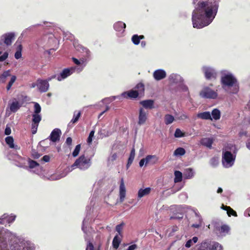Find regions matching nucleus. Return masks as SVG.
Wrapping results in <instances>:
<instances>
[{"mask_svg":"<svg viewBox=\"0 0 250 250\" xmlns=\"http://www.w3.org/2000/svg\"><path fill=\"white\" fill-rule=\"evenodd\" d=\"M192 3L194 5L192 16L193 27L200 29L211 23L218 11V2L192 0Z\"/></svg>","mask_w":250,"mask_h":250,"instance_id":"obj_1","label":"nucleus"},{"mask_svg":"<svg viewBox=\"0 0 250 250\" xmlns=\"http://www.w3.org/2000/svg\"><path fill=\"white\" fill-rule=\"evenodd\" d=\"M35 245L30 241L17 237L7 229L0 231V250H34Z\"/></svg>","mask_w":250,"mask_h":250,"instance_id":"obj_2","label":"nucleus"},{"mask_svg":"<svg viewBox=\"0 0 250 250\" xmlns=\"http://www.w3.org/2000/svg\"><path fill=\"white\" fill-rule=\"evenodd\" d=\"M74 46L76 50L82 53V57L80 58L79 60L75 58H72L73 62L77 65V66L72 67L75 72L80 73L83 71L86 65L87 62L90 59L91 52L88 49L78 43L75 42Z\"/></svg>","mask_w":250,"mask_h":250,"instance_id":"obj_3","label":"nucleus"},{"mask_svg":"<svg viewBox=\"0 0 250 250\" xmlns=\"http://www.w3.org/2000/svg\"><path fill=\"white\" fill-rule=\"evenodd\" d=\"M222 77L221 82L222 87L229 93L235 94L238 91V86L236 78L232 73L227 70L221 71Z\"/></svg>","mask_w":250,"mask_h":250,"instance_id":"obj_4","label":"nucleus"},{"mask_svg":"<svg viewBox=\"0 0 250 250\" xmlns=\"http://www.w3.org/2000/svg\"><path fill=\"white\" fill-rule=\"evenodd\" d=\"M41 111L40 105L37 103H34V112L32 115L31 131L33 134L36 133L39 124L41 121L42 117L39 114Z\"/></svg>","mask_w":250,"mask_h":250,"instance_id":"obj_5","label":"nucleus"},{"mask_svg":"<svg viewBox=\"0 0 250 250\" xmlns=\"http://www.w3.org/2000/svg\"><path fill=\"white\" fill-rule=\"evenodd\" d=\"M91 165V158L86 157L84 155H82L71 166V170L73 169L75 167L81 170H85L88 169Z\"/></svg>","mask_w":250,"mask_h":250,"instance_id":"obj_6","label":"nucleus"},{"mask_svg":"<svg viewBox=\"0 0 250 250\" xmlns=\"http://www.w3.org/2000/svg\"><path fill=\"white\" fill-rule=\"evenodd\" d=\"M235 156L233 155L227 148L223 150L222 165L226 168L232 167L234 163Z\"/></svg>","mask_w":250,"mask_h":250,"instance_id":"obj_7","label":"nucleus"},{"mask_svg":"<svg viewBox=\"0 0 250 250\" xmlns=\"http://www.w3.org/2000/svg\"><path fill=\"white\" fill-rule=\"evenodd\" d=\"M202 70L207 80L215 79L217 77V71L213 67L209 66H204L202 68Z\"/></svg>","mask_w":250,"mask_h":250,"instance_id":"obj_8","label":"nucleus"},{"mask_svg":"<svg viewBox=\"0 0 250 250\" xmlns=\"http://www.w3.org/2000/svg\"><path fill=\"white\" fill-rule=\"evenodd\" d=\"M201 97L208 99H215L217 97V93L210 88L204 87L200 92Z\"/></svg>","mask_w":250,"mask_h":250,"instance_id":"obj_9","label":"nucleus"},{"mask_svg":"<svg viewBox=\"0 0 250 250\" xmlns=\"http://www.w3.org/2000/svg\"><path fill=\"white\" fill-rule=\"evenodd\" d=\"M16 217V215L12 214L11 215L4 214L0 217V225L6 226L7 224L12 223L15 221Z\"/></svg>","mask_w":250,"mask_h":250,"instance_id":"obj_10","label":"nucleus"},{"mask_svg":"<svg viewBox=\"0 0 250 250\" xmlns=\"http://www.w3.org/2000/svg\"><path fill=\"white\" fill-rule=\"evenodd\" d=\"M15 38V34L11 32L3 35L0 38V41H1L5 45H10L11 44L12 41Z\"/></svg>","mask_w":250,"mask_h":250,"instance_id":"obj_11","label":"nucleus"},{"mask_svg":"<svg viewBox=\"0 0 250 250\" xmlns=\"http://www.w3.org/2000/svg\"><path fill=\"white\" fill-rule=\"evenodd\" d=\"M75 72V71L72 67L68 68H65L63 70L59 76H57V79L59 81H61L72 74Z\"/></svg>","mask_w":250,"mask_h":250,"instance_id":"obj_12","label":"nucleus"},{"mask_svg":"<svg viewBox=\"0 0 250 250\" xmlns=\"http://www.w3.org/2000/svg\"><path fill=\"white\" fill-rule=\"evenodd\" d=\"M37 87L41 92H45L49 89V84L47 81L39 79L37 80Z\"/></svg>","mask_w":250,"mask_h":250,"instance_id":"obj_13","label":"nucleus"},{"mask_svg":"<svg viewBox=\"0 0 250 250\" xmlns=\"http://www.w3.org/2000/svg\"><path fill=\"white\" fill-rule=\"evenodd\" d=\"M215 230L219 236L223 237L229 233L230 228L228 225H224L220 227H216Z\"/></svg>","mask_w":250,"mask_h":250,"instance_id":"obj_14","label":"nucleus"},{"mask_svg":"<svg viewBox=\"0 0 250 250\" xmlns=\"http://www.w3.org/2000/svg\"><path fill=\"white\" fill-rule=\"evenodd\" d=\"M21 105L16 99H13L8 103V107L12 112H16L21 107Z\"/></svg>","mask_w":250,"mask_h":250,"instance_id":"obj_15","label":"nucleus"},{"mask_svg":"<svg viewBox=\"0 0 250 250\" xmlns=\"http://www.w3.org/2000/svg\"><path fill=\"white\" fill-rule=\"evenodd\" d=\"M147 111L144 109L143 108L140 109L138 122L139 125H143L145 124L147 119Z\"/></svg>","mask_w":250,"mask_h":250,"instance_id":"obj_16","label":"nucleus"},{"mask_svg":"<svg viewBox=\"0 0 250 250\" xmlns=\"http://www.w3.org/2000/svg\"><path fill=\"white\" fill-rule=\"evenodd\" d=\"M167 73L163 69H157L153 73V76L154 79L156 81H160L164 79L166 77Z\"/></svg>","mask_w":250,"mask_h":250,"instance_id":"obj_17","label":"nucleus"},{"mask_svg":"<svg viewBox=\"0 0 250 250\" xmlns=\"http://www.w3.org/2000/svg\"><path fill=\"white\" fill-rule=\"evenodd\" d=\"M61 134V130L59 128H55L50 134L49 136L50 140L53 142H56L57 141H59Z\"/></svg>","mask_w":250,"mask_h":250,"instance_id":"obj_18","label":"nucleus"},{"mask_svg":"<svg viewBox=\"0 0 250 250\" xmlns=\"http://www.w3.org/2000/svg\"><path fill=\"white\" fill-rule=\"evenodd\" d=\"M126 27V24L121 21L115 22L113 25L114 30L119 34H123Z\"/></svg>","mask_w":250,"mask_h":250,"instance_id":"obj_19","label":"nucleus"},{"mask_svg":"<svg viewBox=\"0 0 250 250\" xmlns=\"http://www.w3.org/2000/svg\"><path fill=\"white\" fill-rule=\"evenodd\" d=\"M120 200L121 202H122L124 201L125 197V194H126V190L124 182L123 179H121V183L120 185Z\"/></svg>","mask_w":250,"mask_h":250,"instance_id":"obj_20","label":"nucleus"},{"mask_svg":"<svg viewBox=\"0 0 250 250\" xmlns=\"http://www.w3.org/2000/svg\"><path fill=\"white\" fill-rule=\"evenodd\" d=\"M120 97H123V98H129V96H128V92L126 91V92H124L123 93H122V94L121 95V96H112V97H109V98H105L104 99H103V100H102L101 101V103L104 104L105 103V102H107L108 103H109L111 102H112L113 101L115 100L117 98H120Z\"/></svg>","mask_w":250,"mask_h":250,"instance_id":"obj_21","label":"nucleus"},{"mask_svg":"<svg viewBox=\"0 0 250 250\" xmlns=\"http://www.w3.org/2000/svg\"><path fill=\"white\" fill-rule=\"evenodd\" d=\"M213 141L212 138H204L200 140V144L208 148H211Z\"/></svg>","mask_w":250,"mask_h":250,"instance_id":"obj_22","label":"nucleus"},{"mask_svg":"<svg viewBox=\"0 0 250 250\" xmlns=\"http://www.w3.org/2000/svg\"><path fill=\"white\" fill-rule=\"evenodd\" d=\"M5 49V45L3 42L0 41V55ZM8 56V53L7 52H4L2 55L0 56V62L5 61Z\"/></svg>","mask_w":250,"mask_h":250,"instance_id":"obj_23","label":"nucleus"},{"mask_svg":"<svg viewBox=\"0 0 250 250\" xmlns=\"http://www.w3.org/2000/svg\"><path fill=\"white\" fill-rule=\"evenodd\" d=\"M169 81L171 83H178L182 82V78L177 74H171L169 76Z\"/></svg>","mask_w":250,"mask_h":250,"instance_id":"obj_24","label":"nucleus"},{"mask_svg":"<svg viewBox=\"0 0 250 250\" xmlns=\"http://www.w3.org/2000/svg\"><path fill=\"white\" fill-rule=\"evenodd\" d=\"M146 166L147 165H152L157 163L158 161V157L155 155H147L145 158Z\"/></svg>","mask_w":250,"mask_h":250,"instance_id":"obj_25","label":"nucleus"},{"mask_svg":"<svg viewBox=\"0 0 250 250\" xmlns=\"http://www.w3.org/2000/svg\"><path fill=\"white\" fill-rule=\"evenodd\" d=\"M195 171L192 168H186L184 172V177L186 179H190L194 177Z\"/></svg>","mask_w":250,"mask_h":250,"instance_id":"obj_26","label":"nucleus"},{"mask_svg":"<svg viewBox=\"0 0 250 250\" xmlns=\"http://www.w3.org/2000/svg\"><path fill=\"white\" fill-rule=\"evenodd\" d=\"M210 241H204L198 245L197 250H210Z\"/></svg>","mask_w":250,"mask_h":250,"instance_id":"obj_27","label":"nucleus"},{"mask_svg":"<svg viewBox=\"0 0 250 250\" xmlns=\"http://www.w3.org/2000/svg\"><path fill=\"white\" fill-rule=\"evenodd\" d=\"M81 114V111H75L73 113V118L68 124V126H71L73 124L76 123L80 118Z\"/></svg>","mask_w":250,"mask_h":250,"instance_id":"obj_28","label":"nucleus"},{"mask_svg":"<svg viewBox=\"0 0 250 250\" xmlns=\"http://www.w3.org/2000/svg\"><path fill=\"white\" fill-rule=\"evenodd\" d=\"M151 191V188H146L145 189L141 188L139 190L138 192V198L141 199L144 196H146L148 195Z\"/></svg>","mask_w":250,"mask_h":250,"instance_id":"obj_29","label":"nucleus"},{"mask_svg":"<svg viewBox=\"0 0 250 250\" xmlns=\"http://www.w3.org/2000/svg\"><path fill=\"white\" fill-rule=\"evenodd\" d=\"M197 117L203 120H212L211 114L209 111H205L199 113L197 114Z\"/></svg>","mask_w":250,"mask_h":250,"instance_id":"obj_30","label":"nucleus"},{"mask_svg":"<svg viewBox=\"0 0 250 250\" xmlns=\"http://www.w3.org/2000/svg\"><path fill=\"white\" fill-rule=\"evenodd\" d=\"M140 104L145 108L152 109L154 108V101L152 100L142 101Z\"/></svg>","mask_w":250,"mask_h":250,"instance_id":"obj_31","label":"nucleus"},{"mask_svg":"<svg viewBox=\"0 0 250 250\" xmlns=\"http://www.w3.org/2000/svg\"><path fill=\"white\" fill-rule=\"evenodd\" d=\"M5 142L9 146V147L11 148H14L15 149H19V147L17 145H15L14 144L13 138L11 136H8L5 138Z\"/></svg>","mask_w":250,"mask_h":250,"instance_id":"obj_32","label":"nucleus"},{"mask_svg":"<svg viewBox=\"0 0 250 250\" xmlns=\"http://www.w3.org/2000/svg\"><path fill=\"white\" fill-rule=\"evenodd\" d=\"M11 76L10 71L6 70L4 71L2 74L0 75V83H4L7 77H10Z\"/></svg>","mask_w":250,"mask_h":250,"instance_id":"obj_33","label":"nucleus"},{"mask_svg":"<svg viewBox=\"0 0 250 250\" xmlns=\"http://www.w3.org/2000/svg\"><path fill=\"white\" fill-rule=\"evenodd\" d=\"M210 250H223L222 246L216 242H210Z\"/></svg>","mask_w":250,"mask_h":250,"instance_id":"obj_34","label":"nucleus"},{"mask_svg":"<svg viewBox=\"0 0 250 250\" xmlns=\"http://www.w3.org/2000/svg\"><path fill=\"white\" fill-rule=\"evenodd\" d=\"M135 90L138 92V94L142 95L144 93L145 91V86L144 84L142 83H138L135 87Z\"/></svg>","mask_w":250,"mask_h":250,"instance_id":"obj_35","label":"nucleus"},{"mask_svg":"<svg viewBox=\"0 0 250 250\" xmlns=\"http://www.w3.org/2000/svg\"><path fill=\"white\" fill-rule=\"evenodd\" d=\"M198 238L196 236L193 237L192 239L188 240L185 244V247L187 248H189L194 244L197 242Z\"/></svg>","mask_w":250,"mask_h":250,"instance_id":"obj_36","label":"nucleus"},{"mask_svg":"<svg viewBox=\"0 0 250 250\" xmlns=\"http://www.w3.org/2000/svg\"><path fill=\"white\" fill-rule=\"evenodd\" d=\"M135 155V148L133 147L131 150L130 154L128 160V162L127 164V168L130 166V165L132 163L134 157Z\"/></svg>","mask_w":250,"mask_h":250,"instance_id":"obj_37","label":"nucleus"},{"mask_svg":"<svg viewBox=\"0 0 250 250\" xmlns=\"http://www.w3.org/2000/svg\"><path fill=\"white\" fill-rule=\"evenodd\" d=\"M222 208L227 210V214L229 216H230L231 215L234 216H237L236 212L229 207L222 205Z\"/></svg>","mask_w":250,"mask_h":250,"instance_id":"obj_38","label":"nucleus"},{"mask_svg":"<svg viewBox=\"0 0 250 250\" xmlns=\"http://www.w3.org/2000/svg\"><path fill=\"white\" fill-rule=\"evenodd\" d=\"M211 116H212V119L218 120L220 118V111L218 109H214L211 112Z\"/></svg>","mask_w":250,"mask_h":250,"instance_id":"obj_39","label":"nucleus"},{"mask_svg":"<svg viewBox=\"0 0 250 250\" xmlns=\"http://www.w3.org/2000/svg\"><path fill=\"white\" fill-rule=\"evenodd\" d=\"M121 240L120 238L117 235H116L113 240L112 245L114 249H117L118 248L119 245L121 243Z\"/></svg>","mask_w":250,"mask_h":250,"instance_id":"obj_40","label":"nucleus"},{"mask_svg":"<svg viewBox=\"0 0 250 250\" xmlns=\"http://www.w3.org/2000/svg\"><path fill=\"white\" fill-rule=\"evenodd\" d=\"M165 123L167 125H169L173 123L174 120V117L170 114H166L164 117Z\"/></svg>","mask_w":250,"mask_h":250,"instance_id":"obj_41","label":"nucleus"},{"mask_svg":"<svg viewBox=\"0 0 250 250\" xmlns=\"http://www.w3.org/2000/svg\"><path fill=\"white\" fill-rule=\"evenodd\" d=\"M174 182L179 183L182 180V173L180 171L176 170L174 172Z\"/></svg>","mask_w":250,"mask_h":250,"instance_id":"obj_42","label":"nucleus"},{"mask_svg":"<svg viewBox=\"0 0 250 250\" xmlns=\"http://www.w3.org/2000/svg\"><path fill=\"white\" fill-rule=\"evenodd\" d=\"M186 153L184 148L182 147H178L174 152V155L175 156H183Z\"/></svg>","mask_w":250,"mask_h":250,"instance_id":"obj_43","label":"nucleus"},{"mask_svg":"<svg viewBox=\"0 0 250 250\" xmlns=\"http://www.w3.org/2000/svg\"><path fill=\"white\" fill-rule=\"evenodd\" d=\"M16 79H17L16 76L15 75H13L11 77L10 80L9 82V83L6 86L7 90L8 91L11 89L12 85L15 82Z\"/></svg>","mask_w":250,"mask_h":250,"instance_id":"obj_44","label":"nucleus"},{"mask_svg":"<svg viewBox=\"0 0 250 250\" xmlns=\"http://www.w3.org/2000/svg\"><path fill=\"white\" fill-rule=\"evenodd\" d=\"M127 92L129 98H136L139 96L138 92L135 90H131Z\"/></svg>","mask_w":250,"mask_h":250,"instance_id":"obj_45","label":"nucleus"},{"mask_svg":"<svg viewBox=\"0 0 250 250\" xmlns=\"http://www.w3.org/2000/svg\"><path fill=\"white\" fill-rule=\"evenodd\" d=\"M22 45L20 44L18 46V50L15 54V57L16 59H19L21 57Z\"/></svg>","mask_w":250,"mask_h":250,"instance_id":"obj_46","label":"nucleus"},{"mask_svg":"<svg viewBox=\"0 0 250 250\" xmlns=\"http://www.w3.org/2000/svg\"><path fill=\"white\" fill-rule=\"evenodd\" d=\"M219 163V159L217 157H213L211 158L209 161L210 165L213 167H216Z\"/></svg>","mask_w":250,"mask_h":250,"instance_id":"obj_47","label":"nucleus"},{"mask_svg":"<svg viewBox=\"0 0 250 250\" xmlns=\"http://www.w3.org/2000/svg\"><path fill=\"white\" fill-rule=\"evenodd\" d=\"M124 226L125 223L124 222H122L121 224L116 226V230L118 232L119 235H122V231Z\"/></svg>","mask_w":250,"mask_h":250,"instance_id":"obj_48","label":"nucleus"},{"mask_svg":"<svg viewBox=\"0 0 250 250\" xmlns=\"http://www.w3.org/2000/svg\"><path fill=\"white\" fill-rule=\"evenodd\" d=\"M131 41L135 45H138L140 42L139 37L138 35H134L132 36Z\"/></svg>","mask_w":250,"mask_h":250,"instance_id":"obj_49","label":"nucleus"},{"mask_svg":"<svg viewBox=\"0 0 250 250\" xmlns=\"http://www.w3.org/2000/svg\"><path fill=\"white\" fill-rule=\"evenodd\" d=\"M81 149V145L79 144L77 145L72 153V155L73 157H76L77 156L80 152Z\"/></svg>","mask_w":250,"mask_h":250,"instance_id":"obj_50","label":"nucleus"},{"mask_svg":"<svg viewBox=\"0 0 250 250\" xmlns=\"http://www.w3.org/2000/svg\"><path fill=\"white\" fill-rule=\"evenodd\" d=\"M29 167L30 168H33L39 166V164L36 161L29 160L28 161Z\"/></svg>","mask_w":250,"mask_h":250,"instance_id":"obj_51","label":"nucleus"},{"mask_svg":"<svg viewBox=\"0 0 250 250\" xmlns=\"http://www.w3.org/2000/svg\"><path fill=\"white\" fill-rule=\"evenodd\" d=\"M174 136L176 138H180L184 136V134L180 129L177 128L175 131Z\"/></svg>","mask_w":250,"mask_h":250,"instance_id":"obj_52","label":"nucleus"},{"mask_svg":"<svg viewBox=\"0 0 250 250\" xmlns=\"http://www.w3.org/2000/svg\"><path fill=\"white\" fill-rule=\"evenodd\" d=\"M94 133H95L94 130H91L89 134V136L87 140V142L89 145L91 144L92 142L93 138L94 135Z\"/></svg>","mask_w":250,"mask_h":250,"instance_id":"obj_53","label":"nucleus"},{"mask_svg":"<svg viewBox=\"0 0 250 250\" xmlns=\"http://www.w3.org/2000/svg\"><path fill=\"white\" fill-rule=\"evenodd\" d=\"M64 176V175H52L49 178V179L50 180H57L60 179L61 178L63 177Z\"/></svg>","mask_w":250,"mask_h":250,"instance_id":"obj_54","label":"nucleus"},{"mask_svg":"<svg viewBox=\"0 0 250 250\" xmlns=\"http://www.w3.org/2000/svg\"><path fill=\"white\" fill-rule=\"evenodd\" d=\"M11 130L10 127L8 126H6V127L5 129V131H4L5 134L6 135H8L11 134Z\"/></svg>","mask_w":250,"mask_h":250,"instance_id":"obj_55","label":"nucleus"},{"mask_svg":"<svg viewBox=\"0 0 250 250\" xmlns=\"http://www.w3.org/2000/svg\"><path fill=\"white\" fill-rule=\"evenodd\" d=\"M87 222V220H86V219H84L83 222L82 230L84 233H86L85 226Z\"/></svg>","mask_w":250,"mask_h":250,"instance_id":"obj_56","label":"nucleus"},{"mask_svg":"<svg viewBox=\"0 0 250 250\" xmlns=\"http://www.w3.org/2000/svg\"><path fill=\"white\" fill-rule=\"evenodd\" d=\"M117 156L116 153L112 154L109 158V160L111 161H114L117 159Z\"/></svg>","mask_w":250,"mask_h":250,"instance_id":"obj_57","label":"nucleus"},{"mask_svg":"<svg viewBox=\"0 0 250 250\" xmlns=\"http://www.w3.org/2000/svg\"><path fill=\"white\" fill-rule=\"evenodd\" d=\"M39 24H36V25H33L32 26H30L26 29H25L22 33L21 35H23L25 33H26V32L27 31H28V30H31L33 27H36V26H38Z\"/></svg>","mask_w":250,"mask_h":250,"instance_id":"obj_58","label":"nucleus"},{"mask_svg":"<svg viewBox=\"0 0 250 250\" xmlns=\"http://www.w3.org/2000/svg\"><path fill=\"white\" fill-rule=\"evenodd\" d=\"M86 250H94V247L92 243H89Z\"/></svg>","mask_w":250,"mask_h":250,"instance_id":"obj_59","label":"nucleus"},{"mask_svg":"<svg viewBox=\"0 0 250 250\" xmlns=\"http://www.w3.org/2000/svg\"><path fill=\"white\" fill-rule=\"evenodd\" d=\"M42 160L45 162H48L50 160V157L48 155H44Z\"/></svg>","mask_w":250,"mask_h":250,"instance_id":"obj_60","label":"nucleus"},{"mask_svg":"<svg viewBox=\"0 0 250 250\" xmlns=\"http://www.w3.org/2000/svg\"><path fill=\"white\" fill-rule=\"evenodd\" d=\"M137 248V245L135 244L132 245L128 247L126 250H134Z\"/></svg>","mask_w":250,"mask_h":250,"instance_id":"obj_61","label":"nucleus"},{"mask_svg":"<svg viewBox=\"0 0 250 250\" xmlns=\"http://www.w3.org/2000/svg\"><path fill=\"white\" fill-rule=\"evenodd\" d=\"M72 138L71 137H68V138H67V139L66 140L65 143L68 145H71L72 144Z\"/></svg>","mask_w":250,"mask_h":250,"instance_id":"obj_62","label":"nucleus"},{"mask_svg":"<svg viewBox=\"0 0 250 250\" xmlns=\"http://www.w3.org/2000/svg\"><path fill=\"white\" fill-rule=\"evenodd\" d=\"M144 165H146V160L145 158L141 159L139 162V166L140 167H142Z\"/></svg>","mask_w":250,"mask_h":250,"instance_id":"obj_63","label":"nucleus"},{"mask_svg":"<svg viewBox=\"0 0 250 250\" xmlns=\"http://www.w3.org/2000/svg\"><path fill=\"white\" fill-rule=\"evenodd\" d=\"M188 118V116L185 114H183L179 117V119L180 120H185Z\"/></svg>","mask_w":250,"mask_h":250,"instance_id":"obj_64","label":"nucleus"}]
</instances>
